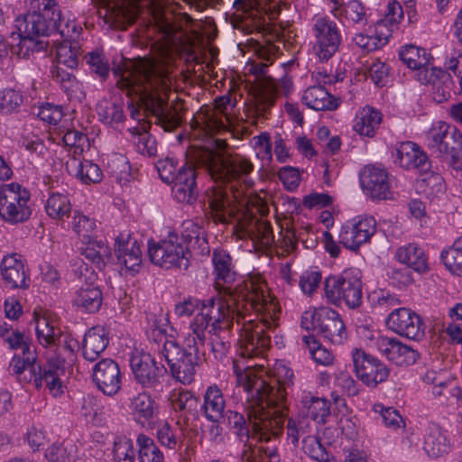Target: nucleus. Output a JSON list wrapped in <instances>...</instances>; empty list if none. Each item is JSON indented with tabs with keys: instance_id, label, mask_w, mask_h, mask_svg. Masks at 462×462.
I'll return each instance as SVG.
<instances>
[{
	"instance_id": "nucleus-22",
	"label": "nucleus",
	"mask_w": 462,
	"mask_h": 462,
	"mask_svg": "<svg viewBox=\"0 0 462 462\" xmlns=\"http://www.w3.org/2000/svg\"><path fill=\"white\" fill-rule=\"evenodd\" d=\"M130 366L135 380L143 387H153L165 371L159 366L153 356L145 352H135L130 359Z\"/></svg>"
},
{
	"instance_id": "nucleus-5",
	"label": "nucleus",
	"mask_w": 462,
	"mask_h": 462,
	"mask_svg": "<svg viewBox=\"0 0 462 462\" xmlns=\"http://www.w3.org/2000/svg\"><path fill=\"white\" fill-rule=\"evenodd\" d=\"M216 311L206 309L199 311L190 323L189 333L183 340L182 346L173 338H166L161 350L172 376L183 384H189L194 380L196 367L199 365V352L206 341V331L217 335L224 329H212L214 323L211 318Z\"/></svg>"
},
{
	"instance_id": "nucleus-23",
	"label": "nucleus",
	"mask_w": 462,
	"mask_h": 462,
	"mask_svg": "<svg viewBox=\"0 0 462 462\" xmlns=\"http://www.w3.org/2000/svg\"><path fill=\"white\" fill-rule=\"evenodd\" d=\"M92 376L97 387L106 395H114L121 388V372L113 359L105 358L97 363Z\"/></svg>"
},
{
	"instance_id": "nucleus-14",
	"label": "nucleus",
	"mask_w": 462,
	"mask_h": 462,
	"mask_svg": "<svg viewBox=\"0 0 462 462\" xmlns=\"http://www.w3.org/2000/svg\"><path fill=\"white\" fill-rule=\"evenodd\" d=\"M100 17L110 27L125 30L133 24L139 12L138 0H99Z\"/></svg>"
},
{
	"instance_id": "nucleus-15",
	"label": "nucleus",
	"mask_w": 462,
	"mask_h": 462,
	"mask_svg": "<svg viewBox=\"0 0 462 462\" xmlns=\"http://www.w3.org/2000/svg\"><path fill=\"white\" fill-rule=\"evenodd\" d=\"M352 357L356 376L365 385L375 387L389 377V367L365 351L356 348L352 353Z\"/></svg>"
},
{
	"instance_id": "nucleus-37",
	"label": "nucleus",
	"mask_w": 462,
	"mask_h": 462,
	"mask_svg": "<svg viewBox=\"0 0 462 462\" xmlns=\"http://www.w3.org/2000/svg\"><path fill=\"white\" fill-rule=\"evenodd\" d=\"M38 342L45 348H52L57 337L62 333L57 321L48 314L34 317Z\"/></svg>"
},
{
	"instance_id": "nucleus-32",
	"label": "nucleus",
	"mask_w": 462,
	"mask_h": 462,
	"mask_svg": "<svg viewBox=\"0 0 462 462\" xmlns=\"http://www.w3.org/2000/svg\"><path fill=\"white\" fill-rule=\"evenodd\" d=\"M383 120L382 113L370 106L363 107L356 116L354 130L361 136L373 138Z\"/></svg>"
},
{
	"instance_id": "nucleus-4",
	"label": "nucleus",
	"mask_w": 462,
	"mask_h": 462,
	"mask_svg": "<svg viewBox=\"0 0 462 462\" xmlns=\"http://www.w3.org/2000/svg\"><path fill=\"white\" fill-rule=\"evenodd\" d=\"M212 260L217 275L215 287L218 291L217 298H211L208 303H203L200 311L210 309L217 312L210 314L214 320L213 330L230 329L235 318L240 315V305L243 300H246V310L249 306L255 312L259 311L260 274H248L243 282L247 293L243 295L240 285H234L236 273L232 268L230 255L223 251L215 252Z\"/></svg>"
},
{
	"instance_id": "nucleus-18",
	"label": "nucleus",
	"mask_w": 462,
	"mask_h": 462,
	"mask_svg": "<svg viewBox=\"0 0 462 462\" xmlns=\"http://www.w3.org/2000/svg\"><path fill=\"white\" fill-rule=\"evenodd\" d=\"M364 191L373 199H388L392 197L387 170L374 165L365 166L360 174Z\"/></svg>"
},
{
	"instance_id": "nucleus-53",
	"label": "nucleus",
	"mask_w": 462,
	"mask_h": 462,
	"mask_svg": "<svg viewBox=\"0 0 462 462\" xmlns=\"http://www.w3.org/2000/svg\"><path fill=\"white\" fill-rule=\"evenodd\" d=\"M171 406L175 411H191L199 402L198 398L189 391H174L169 398Z\"/></svg>"
},
{
	"instance_id": "nucleus-60",
	"label": "nucleus",
	"mask_w": 462,
	"mask_h": 462,
	"mask_svg": "<svg viewBox=\"0 0 462 462\" xmlns=\"http://www.w3.org/2000/svg\"><path fill=\"white\" fill-rule=\"evenodd\" d=\"M114 460L116 462H134V450L132 441L126 438L119 439L114 443Z\"/></svg>"
},
{
	"instance_id": "nucleus-51",
	"label": "nucleus",
	"mask_w": 462,
	"mask_h": 462,
	"mask_svg": "<svg viewBox=\"0 0 462 462\" xmlns=\"http://www.w3.org/2000/svg\"><path fill=\"white\" fill-rule=\"evenodd\" d=\"M134 136L136 137L134 140V143L136 145L137 151L149 157L156 155L157 152V142L154 137H152L145 128H133L129 129Z\"/></svg>"
},
{
	"instance_id": "nucleus-57",
	"label": "nucleus",
	"mask_w": 462,
	"mask_h": 462,
	"mask_svg": "<svg viewBox=\"0 0 462 462\" xmlns=\"http://www.w3.org/2000/svg\"><path fill=\"white\" fill-rule=\"evenodd\" d=\"M86 63L88 65L91 72L98 75L101 79H106L109 72V66L104 55L96 51L85 55Z\"/></svg>"
},
{
	"instance_id": "nucleus-47",
	"label": "nucleus",
	"mask_w": 462,
	"mask_h": 462,
	"mask_svg": "<svg viewBox=\"0 0 462 462\" xmlns=\"http://www.w3.org/2000/svg\"><path fill=\"white\" fill-rule=\"evenodd\" d=\"M139 447V457L141 462H163L162 452L156 446L153 439L144 434H139L137 437Z\"/></svg>"
},
{
	"instance_id": "nucleus-20",
	"label": "nucleus",
	"mask_w": 462,
	"mask_h": 462,
	"mask_svg": "<svg viewBox=\"0 0 462 462\" xmlns=\"http://www.w3.org/2000/svg\"><path fill=\"white\" fill-rule=\"evenodd\" d=\"M21 382L33 383V384L40 388L42 383H45L46 387L53 396H59L63 393L64 386L57 372L51 367L48 361L46 366L42 370L36 361L29 362L23 372L20 379Z\"/></svg>"
},
{
	"instance_id": "nucleus-40",
	"label": "nucleus",
	"mask_w": 462,
	"mask_h": 462,
	"mask_svg": "<svg viewBox=\"0 0 462 462\" xmlns=\"http://www.w3.org/2000/svg\"><path fill=\"white\" fill-rule=\"evenodd\" d=\"M423 448L430 457H439L448 451V444L441 429L435 425H430L424 434Z\"/></svg>"
},
{
	"instance_id": "nucleus-11",
	"label": "nucleus",
	"mask_w": 462,
	"mask_h": 462,
	"mask_svg": "<svg viewBox=\"0 0 462 462\" xmlns=\"http://www.w3.org/2000/svg\"><path fill=\"white\" fill-rule=\"evenodd\" d=\"M149 257L155 265L165 269L172 267L187 269L189 252L183 239L175 234L159 243L149 244Z\"/></svg>"
},
{
	"instance_id": "nucleus-39",
	"label": "nucleus",
	"mask_w": 462,
	"mask_h": 462,
	"mask_svg": "<svg viewBox=\"0 0 462 462\" xmlns=\"http://www.w3.org/2000/svg\"><path fill=\"white\" fill-rule=\"evenodd\" d=\"M117 258L126 270L137 271L142 263V252L135 239L129 238L125 242L117 241L116 249Z\"/></svg>"
},
{
	"instance_id": "nucleus-2",
	"label": "nucleus",
	"mask_w": 462,
	"mask_h": 462,
	"mask_svg": "<svg viewBox=\"0 0 462 462\" xmlns=\"http://www.w3.org/2000/svg\"><path fill=\"white\" fill-rule=\"evenodd\" d=\"M174 61L171 51L163 49L152 58L128 61L115 69V74L119 76L116 86L126 90L128 96H137L165 132L180 125L185 111L182 101L168 103Z\"/></svg>"
},
{
	"instance_id": "nucleus-3",
	"label": "nucleus",
	"mask_w": 462,
	"mask_h": 462,
	"mask_svg": "<svg viewBox=\"0 0 462 462\" xmlns=\"http://www.w3.org/2000/svg\"><path fill=\"white\" fill-rule=\"evenodd\" d=\"M257 328L258 323L254 320L249 319L244 324L240 357L233 360L236 384L245 393L247 421L236 411L226 412L228 424L237 429L245 441L242 459L245 462H257L260 456L257 446L260 442V331Z\"/></svg>"
},
{
	"instance_id": "nucleus-34",
	"label": "nucleus",
	"mask_w": 462,
	"mask_h": 462,
	"mask_svg": "<svg viewBox=\"0 0 462 462\" xmlns=\"http://www.w3.org/2000/svg\"><path fill=\"white\" fill-rule=\"evenodd\" d=\"M266 285L264 280L262 279V327L267 330H273L278 327V321L281 314V306L274 294L269 288L263 290Z\"/></svg>"
},
{
	"instance_id": "nucleus-17",
	"label": "nucleus",
	"mask_w": 462,
	"mask_h": 462,
	"mask_svg": "<svg viewBox=\"0 0 462 462\" xmlns=\"http://www.w3.org/2000/svg\"><path fill=\"white\" fill-rule=\"evenodd\" d=\"M79 344L70 334L62 332L57 337L53 347L47 353V359L51 367L57 372L59 376L65 374L66 365L71 366L76 360V350Z\"/></svg>"
},
{
	"instance_id": "nucleus-54",
	"label": "nucleus",
	"mask_w": 462,
	"mask_h": 462,
	"mask_svg": "<svg viewBox=\"0 0 462 462\" xmlns=\"http://www.w3.org/2000/svg\"><path fill=\"white\" fill-rule=\"evenodd\" d=\"M355 226L357 240L360 244L367 243L376 231V222L374 217H356L351 219Z\"/></svg>"
},
{
	"instance_id": "nucleus-26",
	"label": "nucleus",
	"mask_w": 462,
	"mask_h": 462,
	"mask_svg": "<svg viewBox=\"0 0 462 462\" xmlns=\"http://www.w3.org/2000/svg\"><path fill=\"white\" fill-rule=\"evenodd\" d=\"M245 121L256 126L260 116V69L256 66L249 68V74L245 79Z\"/></svg>"
},
{
	"instance_id": "nucleus-35",
	"label": "nucleus",
	"mask_w": 462,
	"mask_h": 462,
	"mask_svg": "<svg viewBox=\"0 0 462 462\" xmlns=\"http://www.w3.org/2000/svg\"><path fill=\"white\" fill-rule=\"evenodd\" d=\"M396 258L400 263L418 273H425L429 270L428 257L424 250L416 244H409L396 251Z\"/></svg>"
},
{
	"instance_id": "nucleus-27",
	"label": "nucleus",
	"mask_w": 462,
	"mask_h": 462,
	"mask_svg": "<svg viewBox=\"0 0 462 462\" xmlns=\"http://www.w3.org/2000/svg\"><path fill=\"white\" fill-rule=\"evenodd\" d=\"M415 78L420 84L430 85L433 89H437L433 98L438 103L446 100L449 96L446 88L452 82V78L447 70L424 65L416 71Z\"/></svg>"
},
{
	"instance_id": "nucleus-36",
	"label": "nucleus",
	"mask_w": 462,
	"mask_h": 462,
	"mask_svg": "<svg viewBox=\"0 0 462 462\" xmlns=\"http://www.w3.org/2000/svg\"><path fill=\"white\" fill-rule=\"evenodd\" d=\"M302 99L307 106L317 111L333 110L338 106L337 100L320 85L308 88Z\"/></svg>"
},
{
	"instance_id": "nucleus-63",
	"label": "nucleus",
	"mask_w": 462,
	"mask_h": 462,
	"mask_svg": "<svg viewBox=\"0 0 462 462\" xmlns=\"http://www.w3.org/2000/svg\"><path fill=\"white\" fill-rule=\"evenodd\" d=\"M308 414L319 422L324 421L330 414L329 402L322 398H312L308 407Z\"/></svg>"
},
{
	"instance_id": "nucleus-12",
	"label": "nucleus",
	"mask_w": 462,
	"mask_h": 462,
	"mask_svg": "<svg viewBox=\"0 0 462 462\" xmlns=\"http://www.w3.org/2000/svg\"><path fill=\"white\" fill-rule=\"evenodd\" d=\"M30 192L16 183L4 185L0 188V217L10 223L27 220L32 209L29 206Z\"/></svg>"
},
{
	"instance_id": "nucleus-46",
	"label": "nucleus",
	"mask_w": 462,
	"mask_h": 462,
	"mask_svg": "<svg viewBox=\"0 0 462 462\" xmlns=\"http://www.w3.org/2000/svg\"><path fill=\"white\" fill-rule=\"evenodd\" d=\"M81 254L101 270L105 265V258L109 255V248L102 241L88 240L82 247Z\"/></svg>"
},
{
	"instance_id": "nucleus-7",
	"label": "nucleus",
	"mask_w": 462,
	"mask_h": 462,
	"mask_svg": "<svg viewBox=\"0 0 462 462\" xmlns=\"http://www.w3.org/2000/svg\"><path fill=\"white\" fill-rule=\"evenodd\" d=\"M60 21V10L55 0H30L23 27H20V53L29 57L47 51L50 43L45 38L59 30Z\"/></svg>"
},
{
	"instance_id": "nucleus-45",
	"label": "nucleus",
	"mask_w": 462,
	"mask_h": 462,
	"mask_svg": "<svg viewBox=\"0 0 462 462\" xmlns=\"http://www.w3.org/2000/svg\"><path fill=\"white\" fill-rule=\"evenodd\" d=\"M400 59L408 68L418 70L424 65H428L430 54L425 49L414 45H407L399 52Z\"/></svg>"
},
{
	"instance_id": "nucleus-31",
	"label": "nucleus",
	"mask_w": 462,
	"mask_h": 462,
	"mask_svg": "<svg viewBox=\"0 0 462 462\" xmlns=\"http://www.w3.org/2000/svg\"><path fill=\"white\" fill-rule=\"evenodd\" d=\"M68 171L84 184L98 183L103 179L99 166L91 161H79L75 156L66 163Z\"/></svg>"
},
{
	"instance_id": "nucleus-8",
	"label": "nucleus",
	"mask_w": 462,
	"mask_h": 462,
	"mask_svg": "<svg viewBox=\"0 0 462 462\" xmlns=\"http://www.w3.org/2000/svg\"><path fill=\"white\" fill-rule=\"evenodd\" d=\"M281 28L274 23H266L262 17V116L266 109L273 106L279 97L277 82L282 78L284 73L283 64L280 63L274 67L280 73L274 72V75L269 71L270 62L273 65V59L276 57L279 48L274 44V41L280 37Z\"/></svg>"
},
{
	"instance_id": "nucleus-13",
	"label": "nucleus",
	"mask_w": 462,
	"mask_h": 462,
	"mask_svg": "<svg viewBox=\"0 0 462 462\" xmlns=\"http://www.w3.org/2000/svg\"><path fill=\"white\" fill-rule=\"evenodd\" d=\"M312 33L315 54L320 60H328L338 50L341 34L337 23L326 16L313 18Z\"/></svg>"
},
{
	"instance_id": "nucleus-1",
	"label": "nucleus",
	"mask_w": 462,
	"mask_h": 462,
	"mask_svg": "<svg viewBox=\"0 0 462 462\" xmlns=\"http://www.w3.org/2000/svg\"><path fill=\"white\" fill-rule=\"evenodd\" d=\"M178 162L166 157L158 161L156 168L165 183H172L174 198L181 203L192 204L199 190L197 170H204L216 182L226 184L214 188L208 199L209 207L221 222H236V232L245 239L249 252L260 251V197L255 182L249 178L253 163L240 155H226L208 149H198L189 161L177 171Z\"/></svg>"
},
{
	"instance_id": "nucleus-42",
	"label": "nucleus",
	"mask_w": 462,
	"mask_h": 462,
	"mask_svg": "<svg viewBox=\"0 0 462 462\" xmlns=\"http://www.w3.org/2000/svg\"><path fill=\"white\" fill-rule=\"evenodd\" d=\"M72 205L67 195L60 192L51 193L46 200L45 211L52 219L62 220L71 212Z\"/></svg>"
},
{
	"instance_id": "nucleus-52",
	"label": "nucleus",
	"mask_w": 462,
	"mask_h": 462,
	"mask_svg": "<svg viewBox=\"0 0 462 462\" xmlns=\"http://www.w3.org/2000/svg\"><path fill=\"white\" fill-rule=\"evenodd\" d=\"M157 440L169 449L180 448L182 446L180 432L173 429L168 422H163L157 430Z\"/></svg>"
},
{
	"instance_id": "nucleus-44",
	"label": "nucleus",
	"mask_w": 462,
	"mask_h": 462,
	"mask_svg": "<svg viewBox=\"0 0 462 462\" xmlns=\"http://www.w3.org/2000/svg\"><path fill=\"white\" fill-rule=\"evenodd\" d=\"M441 259L451 273L462 276V236L456 239L448 249L442 251Z\"/></svg>"
},
{
	"instance_id": "nucleus-28",
	"label": "nucleus",
	"mask_w": 462,
	"mask_h": 462,
	"mask_svg": "<svg viewBox=\"0 0 462 462\" xmlns=\"http://www.w3.org/2000/svg\"><path fill=\"white\" fill-rule=\"evenodd\" d=\"M318 331L333 344H342L346 338L345 324L339 313L331 308H321Z\"/></svg>"
},
{
	"instance_id": "nucleus-48",
	"label": "nucleus",
	"mask_w": 462,
	"mask_h": 462,
	"mask_svg": "<svg viewBox=\"0 0 462 462\" xmlns=\"http://www.w3.org/2000/svg\"><path fill=\"white\" fill-rule=\"evenodd\" d=\"M58 65L74 69L78 66L79 45L77 42H62L56 47Z\"/></svg>"
},
{
	"instance_id": "nucleus-10",
	"label": "nucleus",
	"mask_w": 462,
	"mask_h": 462,
	"mask_svg": "<svg viewBox=\"0 0 462 462\" xmlns=\"http://www.w3.org/2000/svg\"><path fill=\"white\" fill-rule=\"evenodd\" d=\"M325 296L329 303L351 310L357 309L363 301V284L359 272L347 270L339 276H329L324 284Z\"/></svg>"
},
{
	"instance_id": "nucleus-50",
	"label": "nucleus",
	"mask_w": 462,
	"mask_h": 462,
	"mask_svg": "<svg viewBox=\"0 0 462 462\" xmlns=\"http://www.w3.org/2000/svg\"><path fill=\"white\" fill-rule=\"evenodd\" d=\"M45 457L50 462H75L77 448L72 443L54 444L47 449Z\"/></svg>"
},
{
	"instance_id": "nucleus-6",
	"label": "nucleus",
	"mask_w": 462,
	"mask_h": 462,
	"mask_svg": "<svg viewBox=\"0 0 462 462\" xmlns=\"http://www.w3.org/2000/svg\"><path fill=\"white\" fill-rule=\"evenodd\" d=\"M262 374V441L279 437L286 417L284 385L291 380L292 371L283 363L275 361Z\"/></svg>"
},
{
	"instance_id": "nucleus-58",
	"label": "nucleus",
	"mask_w": 462,
	"mask_h": 462,
	"mask_svg": "<svg viewBox=\"0 0 462 462\" xmlns=\"http://www.w3.org/2000/svg\"><path fill=\"white\" fill-rule=\"evenodd\" d=\"M337 238L339 244L352 251H356L360 246L352 220L346 221L340 226Z\"/></svg>"
},
{
	"instance_id": "nucleus-56",
	"label": "nucleus",
	"mask_w": 462,
	"mask_h": 462,
	"mask_svg": "<svg viewBox=\"0 0 462 462\" xmlns=\"http://www.w3.org/2000/svg\"><path fill=\"white\" fill-rule=\"evenodd\" d=\"M97 110L99 116L106 124H117L125 119L122 106L115 103L105 102L100 104Z\"/></svg>"
},
{
	"instance_id": "nucleus-16",
	"label": "nucleus",
	"mask_w": 462,
	"mask_h": 462,
	"mask_svg": "<svg viewBox=\"0 0 462 462\" xmlns=\"http://www.w3.org/2000/svg\"><path fill=\"white\" fill-rule=\"evenodd\" d=\"M389 328L402 337L419 340L424 336V324L415 312L407 308H399L387 319Z\"/></svg>"
},
{
	"instance_id": "nucleus-9",
	"label": "nucleus",
	"mask_w": 462,
	"mask_h": 462,
	"mask_svg": "<svg viewBox=\"0 0 462 462\" xmlns=\"http://www.w3.org/2000/svg\"><path fill=\"white\" fill-rule=\"evenodd\" d=\"M427 148L431 155L447 161L455 171H462V133L442 121L434 124L426 134Z\"/></svg>"
},
{
	"instance_id": "nucleus-29",
	"label": "nucleus",
	"mask_w": 462,
	"mask_h": 462,
	"mask_svg": "<svg viewBox=\"0 0 462 462\" xmlns=\"http://www.w3.org/2000/svg\"><path fill=\"white\" fill-rule=\"evenodd\" d=\"M109 343L108 332L104 327L95 326L87 330L81 343L83 357L89 362L97 361Z\"/></svg>"
},
{
	"instance_id": "nucleus-33",
	"label": "nucleus",
	"mask_w": 462,
	"mask_h": 462,
	"mask_svg": "<svg viewBox=\"0 0 462 462\" xmlns=\"http://www.w3.org/2000/svg\"><path fill=\"white\" fill-rule=\"evenodd\" d=\"M335 7L332 9L334 16L343 15L345 22L349 25L365 26L368 23V14L365 6L358 0H351L341 8L337 0H331Z\"/></svg>"
},
{
	"instance_id": "nucleus-49",
	"label": "nucleus",
	"mask_w": 462,
	"mask_h": 462,
	"mask_svg": "<svg viewBox=\"0 0 462 462\" xmlns=\"http://www.w3.org/2000/svg\"><path fill=\"white\" fill-rule=\"evenodd\" d=\"M302 341L317 364L326 366L333 364L334 356L331 351L323 347L314 336H303Z\"/></svg>"
},
{
	"instance_id": "nucleus-64",
	"label": "nucleus",
	"mask_w": 462,
	"mask_h": 462,
	"mask_svg": "<svg viewBox=\"0 0 462 462\" xmlns=\"http://www.w3.org/2000/svg\"><path fill=\"white\" fill-rule=\"evenodd\" d=\"M303 450L306 454L316 460L325 459L327 453L319 438L308 436L303 441Z\"/></svg>"
},
{
	"instance_id": "nucleus-30",
	"label": "nucleus",
	"mask_w": 462,
	"mask_h": 462,
	"mask_svg": "<svg viewBox=\"0 0 462 462\" xmlns=\"http://www.w3.org/2000/svg\"><path fill=\"white\" fill-rule=\"evenodd\" d=\"M131 410L137 422L148 426L153 424L159 411L157 403L146 393H140L132 399Z\"/></svg>"
},
{
	"instance_id": "nucleus-24",
	"label": "nucleus",
	"mask_w": 462,
	"mask_h": 462,
	"mask_svg": "<svg viewBox=\"0 0 462 462\" xmlns=\"http://www.w3.org/2000/svg\"><path fill=\"white\" fill-rule=\"evenodd\" d=\"M395 162L400 167L409 170L416 169L427 171L430 168V161L427 153L416 143L406 141L396 144Z\"/></svg>"
},
{
	"instance_id": "nucleus-62",
	"label": "nucleus",
	"mask_w": 462,
	"mask_h": 462,
	"mask_svg": "<svg viewBox=\"0 0 462 462\" xmlns=\"http://www.w3.org/2000/svg\"><path fill=\"white\" fill-rule=\"evenodd\" d=\"M322 275L319 271L304 272L299 281L301 291L308 295H311L319 286Z\"/></svg>"
},
{
	"instance_id": "nucleus-59",
	"label": "nucleus",
	"mask_w": 462,
	"mask_h": 462,
	"mask_svg": "<svg viewBox=\"0 0 462 462\" xmlns=\"http://www.w3.org/2000/svg\"><path fill=\"white\" fill-rule=\"evenodd\" d=\"M62 141L68 147L73 149L74 155H79L84 152L86 146H88V138L86 134L77 130H68Z\"/></svg>"
},
{
	"instance_id": "nucleus-43",
	"label": "nucleus",
	"mask_w": 462,
	"mask_h": 462,
	"mask_svg": "<svg viewBox=\"0 0 462 462\" xmlns=\"http://www.w3.org/2000/svg\"><path fill=\"white\" fill-rule=\"evenodd\" d=\"M77 306L88 312H96L102 304V293L98 287L92 285L82 286L74 300Z\"/></svg>"
},
{
	"instance_id": "nucleus-55",
	"label": "nucleus",
	"mask_w": 462,
	"mask_h": 462,
	"mask_svg": "<svg viewBox=\"0 0 462 462\" xmlns=\"http://www.w3.org/2000/svg\"><path fill=\"white\" fill-rule=\"evenodd\" d=\"M432 393L443 398L446 402H450L459 400L462 396V390L454 380L439 381L436 388H433Z\"/></svg>"
},
{
	"instance_id": "nucleus-25",
	"label": "nucleus",
	"mask_w": 462,
	"mask_h": 462,
	"mask_svg": "<svg viewBox=\"0 0 462 462\" xmlns=\"http://www.w3.org/2000/svg\"><path fill=\"white\" fill-rule=\"evenodd\" d=\"M0 271L6 286L12 289L29 287V274L22 256L12 254L5 256L1 262Z\"/></svg>"
},
{
	"instance_id": "nucleus-61",
	"label": "nucleus",
	"mask_w": 462,
	"mask_h": 462,
	"mask_svg": "<svg viewBox=\"0 0 462 462\" xmlns=\"http://www.w3.org/2000/svg\"><path fill=\"white\" fill-rule=\"evenodd\" d=\"M23 103L22 95L14 89H0V110L9 113Z\"/></svg>"
},
{
	"instance_id": "nucleus-41",
	"label": "nucleus",
	"mask_w": 462,
	"mask_h": 462,
	"mask_svg": "<svg viewBox=\"0 0 462 462\" xmlns=\"http://www.w3.org/2000/svg\"><path fill=\"white\" fill-rule=\"evenodd\" d=\"M51 78L67 93L69 98L80 100L85 97L82 84L63 67L57 65L51 69Z\"/></svg>"
},
{
	"instance_id": "nucleus-38",
	"label": "nucleus",
	"mask_w": 462,
	"mask_h": 462,
	"mask_svg": "<svg viewBox=\"0 0 462 462\" xmlns=\"http://www.w3.org/2000/svg\"><path fill=\"white\" fill-rule=\"evenodd\" d=\"M226 402L221 390L217 386H210L204 395L203 410L206 418L213 422L225 419L224 409Z\"/></svg>"
},
{
	"instance_id": "nucleus-19",
	"label": "nucleus",
	"mask_w": 462,
	"mask_h": 462,
	"mask_svg": "<svg viewBox=\"0 0 462 462\" xmlns=\"http://www.w3.org/2000/svg\"><path fill=\"white\" fill-rule=\"evenodd\" d=\"M231 105V98L223 96L216 98L213 109L200 111L192 123L194 128H199L206 134H212L226 127L227 122L226 113Z\"/></svg>"
},
{
	"instance_id": "nucleus-21",
	"label": "nucleus",
	"mask_w": 462,
	"mask_h": 462,
	"mask_svg": "<svg viewBox=\"0 0 462 462\" xmlns=\"http://www.w3.org/2000/svg\"><path fill=\"white\" fill-rule=\"evenodd\" d=\"M374 346L390 362L399 366L411 365L420 357L417 350L393 337L380 336L375 338Z\"/></svg>"
}]
</instances>
